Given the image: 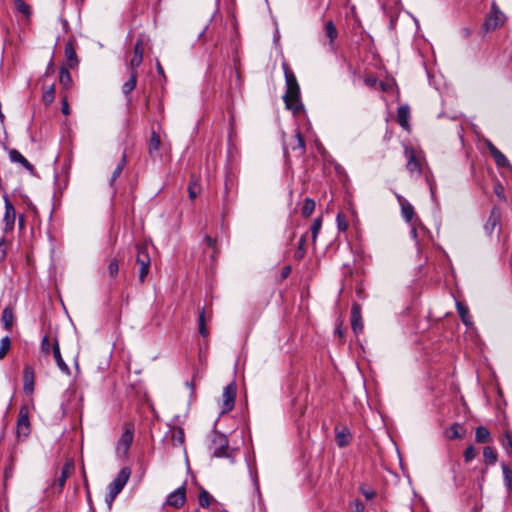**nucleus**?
Here are the masks:
<instances>
[{
  "label": "nucleus",
  "mask_w": 512,
  "mask_h": 512,
  "mask_svg": "<svg viewBox=\"0 0 512 512\" xmlns=\"http://www.w3.org/2000/svg\"><path fill=\"white\" fill-rule=\"evenodd\" d=\"M376 78L375 77H366L365 78V84L368 86H374L376 84Z\"/></svg>",
  "instance_id": "nucleus-54"
},
{
  "label": "nucleus",
  "mask_w": 512,
  "mask_h": 512,
  "mask_svg": "<svg viewBox=\"0 0 512 512\" xmlns=\"http://www.w3.org/2000/svg\"><path fill=\"white\" fill-rule=\"evenodd\" d=\"M199 505L203 508H208L212 501H214L213 496L205 489H201L199 492Z\"/></svg>",
  "instance_id": "nucleus-31"
},
{
  "label": "nucleus",
  "mask_w": 512,
  "mask_h": 512,
  "mask_svg": "<svg viewBox=\"0 0 512 512\" xmlns=\"http://www.w3.org/2000/svg\"><path fill=\"white\" fill-rule=\"evenodd\" d=\"M52 353H53L54 360H55L58 368L61 370V372H63L66 375H70V369L62 358V355L60 352V347H59V342L57 339H55L54 342L52 343Z\"/></svg>",
  "instance_id": "nucleus-16"
},
{
  "label": "nucleus",
  "mask_w": 512,
  "mask_h": 512,
  "mask_svg": "<svg viewBox=\"0 0 512 512\" xmlns=\"http://www.w3.org/2000/svg\"><path fill=\"white\" fill-rule=\"evenodd\" d=\"M160 146H161L160 137L155 132H152V134L150 136V141H149L150 155H152L154 152H158Z\"/></svg>",
  "instance_id": "nucleus-37"
},
{
  "label": "nucleus",
  "mask_w": 512,
  "mask_h": 512,
  "mask_svg": "<svg viewBox=\"0 0 512 512\" xmlns=\"http://www.w3.org/2000/svg\"><path fill=\"white\" fill-rule=\"evenodd\" d=\"M505 22V15L502 11H500L499 7L497 6L496 2H492L491 10L489 14L487 15L483 28L485 31H492L497 29L498 27L502 26Z\"/></svg>",
  "instance_id": "nucleus-5"
},
{
  "label": "nucleus",
  "mask_w": 512,
  "mask_h": 512,
  "mask_svg": "<svg viewBox=\"0 0 512 512\" xmlns=\"http://www.w3.org/2000/svg\"><path fill=\"white\" fill-rule=\"evenodd\" d=\"M475 440L478 443H486L490 440V432L484 426H479L475 431Z\"/></svg>",
  "instance_id": "nucleus-30"
},
{
  "label": "nucleus",
  "mask_w": 512,
  "mask_h": 512,
  "mask_svg": "<svg viewBox=\"0 0 512 512\" xmlns=\"http://www.w3.org/2000/svg\"><path fill=\"white\" fill-rule=\"evenodd\" d=\"M496 193L498 196H501V191H499L498 188H496Z\"/></svg>",
  "instance_id": "nucleus-62"
},
{
  "label": "nucleus",
  "mask_w": 512,
  "mask_h": 512,
  "mask_svg": "<svg viewBox=\"0 0 512 512\" xmlns=\"http://www.w3.org/2000/svg\"><path fill=\"white\" fill-rule=\"evenodd\" d=\"M460 424L455 423L450 427L451 435L449 436L450 439H459L462 438V434L459 432Z\"/></svg>",
  "instance_id": "nucleus-47"
},
{
  "label": "nucleus",
  "mask_w": 512,
  "mask_h": 512,
  "mask_svg": "<svg viewBox=\"0 0 512 512\" xmlns=\"http://www.w3.org/2000/svg\"><path fill=\"white\" fill-rule=\"evenodd\" d=\"M55 99V84H51L48 86L42 95V101L44 104L49 105L51 104Z\"/></svg>",
  "instance_id": "nucleus-33"
},
{
  "label": "nucleus",
  "mask_w": 512,
  "mask_h": 512,
  "mask_svg": "<svg viewBox=\"0 0 512 512\" xmlns=\"http://www.w3.org/2000/svg\"><path fill=\"white\" fill-rule=\"evenodd\" d=\"M125 165H126V155L123 154L121 160L117 164V166H116L115 170L113 171L112 176L110 178V185L111 186H113V184L116 181V179L120 176V174L122 173Z\"/></svg>",
  "instance_id": "nucleus-32"
},
{
  "label": "nucleus",
  "mask_w": 512,
  "mask_h": 512,
  "mask_svg": "<svg viewBox=\"0 0 512 512\" xmlns=\"http://www.w3.org/2000/svg\"><path fill=\"white\" fill-rule=\"evenodd\" d=\"M65 56L70 67L77 65L78 59L74 45L71 41L67 42L65 45Z\"/></svg>",
  "instance_id": "nucleus-23"
},
{
  "label": "nucleus",
  "mask_w": 512,
  "mask_h": 512,
  "mask_svg": "<svg viewBox=\"0 0 512 512\" xmlns=\"http://www.w3.org/2000/svg\"><path fill=\"white\" fill-rule=\"evenodd\" d=\"M129 71H130V77L122 86V92L125 95L130 94L134 90V88L136 87L137 77H138L137 70H129Z\"/></svg>",
  "instance_id": "nucleus-22"
},
{
  "label": "nucleus",
  "mask_w": 512,
  "mask_h": 512,
  "mask_svg": "<svg viewBox=\"0 0 512 512\" xmlns=\"http://www.w3.org/2000/svg\"><path fill=\"white\" fill-rule=\"evenodd\" d=\"M142 61H143L142 41L138 40L134 46L133 57L128 64V69L136 70L137 67H139L141 65Z\"/></svg>",
  "instance_id": "nucleus-18"
},
{
  "label": "nucleus",
  "mask_w": 512,
  "mask_h": 512,
  "mask_svg": "<svg viewBox=\"0 0 512 512\" xmlns=\"http://www.w3.org/2000/svg\"><path fill=\"white\" fill-rule=\"evenodd\" d=\"M73 470L74 465L71 461H68L63 465L61 475L56 479V483L60 490L64 487L67 478L72 474Z\"/></svg>",
  "instance_id": "nucleus-19"
},
{
  "label": "nucleus",
  "mask_w": 512,
  "mask_h": 512,
  "mask_svg": "<svg viewBox=\"0 0 512 512\" xmlns=\"http://www.w3.org/2000/svg\"><path fill=\"white\" fill-rule=\"evenodd\" d=\"M395 195H396L397 201H398V203H399V205L401 207V215H402V217L404 218V220L406 222L410 223L413 220L414 216H415L414 207L402 195L397 194V193Z\"/></svg>",
  "instance_id": "nucleus-13"
},
{
  "label": "nucleus",
  "mask_w": 512,
  "mask_h": 512,
  "mask_svg": "<svg viewBox=\"0 0 512 512\" xmlns=\"http://www.w3.org/2000/svg\"><path fill=\"white\" fill-rule=\"evenodd\" d=\"M487 148L498 167H510V163L506 156L500 150H498L490 141H487Z\"/></svg>",
  "instance_id": "nucleus-15"
},
{
  "label": "nucleus",
  "mask_w": 512,
  "mask_h": 512,
  "mask_svg": "<svg viewBox=\"0 0 512 512\" xmlns=\"http://www.w3.org/2000/svg\"><path fill=\"white\" fill-rule=\"evenodd\" d=\"M156 66H157V71H158V73H159L160 75H164L163 67L161 66V64H160V62H159V61H157Z\"/></svg>",
  "instance_id": "nucleus-57"
},
{
  "label": "nucleus",
  "mask_w": 512,
  "mask_h": 512,
  "mask_svg": "<svg viewBox=\"0 0 512 512\" xmlns=\"http://www.w3.org/2000/svg\"><path fill=\"white\" fill-rule=\"evenodd\" d=\"M504 481L508 488L512 487V470L507 465H502Z\"/></svg>",
  "instance_id": "nucleus-44"
},
{
  "label": "nucleus",
  "mask_w": 512,
  "mask_h": 512,
  "mask_svg": "<svg viewBox=\"0 0 512 512\" xmlns=\"http://www.w3.org/2000/svg\"><path fill=\"white\" fill-rule=\"evenodd\" d=\"M204 241L207 244V246H209V247L214 246L215 240L212 237L205 236Z\"/></svg>",
  "instance_id": "nucleus-55"
},
{
  "label": "nucleus",
  "mask_w": 512,
  "mask_h": 512,
  "mask_svg": "<svg viewBox=\"0 0 512 512\" xmlns=\"http://www.w3.org/2000/svg\"><path fill=\"white\" fill-rule=\"evenodd\" d=\"M458 314L462 320V322L467 326L470 327L472 325V320L469 315L468 307L463 305L461 302L456 303Z\"/></svg>",
  "instance_id": "nucleus-26"
},
{
  "label": "nucleus",
  "mask_w": 512,
  "mask_h": 512,
  "mask_svg": "<svg viewBox=\"0 0 512 512\" xmlns=\"http://www.w3.org/2000/svg\"><path fill=\"white\" fill-rule=\"evenodd\" d=\"M50 346L51 344L49 338L47 336H44L41 341V349L43 353L48 354L50 352Z\"/></svg>",
  "instance_id": "nucleus-50"
},
{
  "label": "nucleus",
  "mask_w": 512,
  "mask_h": 512,
  "mask_svg": "<svg viewBox=\"0 0 512 512\" xmlns=\"http://www.w3.org/2000/svg\"><path fill=\"white\" fill-rule=\"evenodd\" d=\"M336 220H337L339 230L345 231L347 229L348 225L346 223L344 215L342 213H338Z\"/></svg>",
  "instance_id": "nucleus-48"
},
{
  "label": "nucleus",
  "mask_w": 512,
  "mask_h": 512,
  "mask_svg": "<svg viewBox=\"0 0 512 512\" xmlns=\"http://www.w3.org/2000/svg\"><path fill=\"white\" fill-rule=\"evenodd\" d=\"M3 199L5 203L4 222L8 228H12L14 226L16 218L15 208L10 202L7 194L3 195Z\"/></svg>",
  "instance_id": "nucleus-17"
},
{
  "label": "nucleus",
  "mask_w": 512,
  "mask_h": 512,
  "mask_svg": "<svg viewBox=\"0 0 512 512\" xmlns=\"http://www.w3.org/2000/svg\"><path fill=\"white\" fill-rule=\"evenodd\" d=\"M23 390L25 393H32L34 391V372L29 366H26L24 369Z\"/></svg>",
  "instance_id": "nucleus-20"
},
{
  "label": "nucleus",
  "mask_w": 512,
  "mask_h": 512,
  "mask_svg": "<svg viewBox=\"0 0 512 512\" xmlns=\"http://www.w3.org/2000/svg\"><path fill=\"white\" fill-rule=\"evenodd\" d=\"M397 120L398 123L406 128L408 126V120H409V108L408 106H401L398 108L397 111Z\"/></svg>",
  "instance_id": "nucleus-28"
},
{
  "label": "nucleus",
  "mask_w": 512,
  "mask_h": 512,
  "mask_svg": "<svg viewBox=\"0 0 512 512\" xmlns=\"http://www.w3.org/2000/svg\"><path fill=\"white\" fill-rule=\"evenodd\" d=\"M213 456L217 458L226 457L229 458L231 463L234 462L232 450L229 449L228 440L225 435L221 433H215L212 439Z\"/></svg>",
  "instance_id": "nucleus-4"
},
{
  "label": "nucleus",
  "mask_w": 512,
  "mask_h": 512,
  "mask_svg": "<svg viewBox=\"0 0 512 512\" xmlns=\"http://www.w3.org/2000/svg\"><path fill=\"white\" fill-rule=\"evenodd\" d=\"M198 324H199V327H198V330H199V333L202 335V337H207L208 336V330L206 328V325H205V311L204 309H202L199 313V318H198Z\"/></svg>",
  "instance_id": "nucleus-42"
},
{
  "label": "nucleus",
  "mask_w": 512,
  "mask_h": 512,
  "mask_svg": "<svg viewBox=\"0 0 512 512\" xmlns=\"http://www.w3.org/2000/svg\"><path fill=\"white\" fill-rule=\"evenodd\" d=\"M52 66H53V64H52V62H50L48 67H47V69H46V72H45L44 76H48L50 74Z\"/></svg>",
  "instance_id": "nucleus-58"
},
{
  "label": "nucleus",
  "mask_w": 512,
  "mask_h": 512,
  "mask_svg": "<svg viewBox=\"0 0 512 512\" xmlns=\"http://www.w3.org/2000/svg\"><path fill=\"white\" fill-rule=\"evenodd\" d=\"M501 220V212L497 207H493L490 211V215L484 225V230L488 235H491L496 227L499 226Z\"/></svg>",
  "instance_id": "nucleus-14"
},
{
  "label": "nucleus",
  "mask_w": 512,
  "mask_h": 512,
  "mask_svg": "<svg viewBox=\"0 0 512 512\" xmlns=\"http://www.w3.org/2000/svg\"><path fill=\"white\" fill-rule=\"evenodd\" d=\"M325 33L330 40V44L333 45L334 40L337 38L338 33L333 21H328L325 24Z\"/></svg>",
  "instance_id": "nucleus-35"
},
{
  "label": "nucleus",
  "mask_w": 512,
  "mask_h": 512,
  "mask_svg": "<svg viewBox=\"0 0 512 512\" xmlns=\"http://www.w3.org/2000/svg\"><path fill=\"white\" fill-rule=\"evenodd\" d=\"M290 272V267H286L285 271L283 272L284 276H287Z\"/></svg>",
  "instance_id": "nucleus-60"
},
{
  "label": "nucleus",
  "mask_w": 512,
  "mask_h": 512,
  "mask_svg": "<svg viewBox=\"0 0 512 512\" xmlns=\"http://www.w3.org/2000/svg\"><path fill=\"white\" fill-rule=\"evenodd\" d=\"M236 384L234 382L229 383L223 389L222 393V405H221V413L230 412L235 404L236 397Z\"/></svg>",
  "instance_id": "nucleus-10"
},
{
  "label": "nucleus",
  "mask_w": 512,
  "mask_h": 512,
  "mask_svg": "<svg viewBox=\"0 0 512 512\" xmlns=\"http://www.w3.org/2000/svg\"><path fill=\"white\" fill-rule=\"evenodd\" d=\"M314 209H315L314 200H312L310 198H306L303 208H302V215L305 217H308L313 213Z\"/></svg>",
  "instance_id": "nucleus-41"
},
{
  "label": "nucleus",
  "mask_w": 512,
  "mask_h": 512,
  "mask_svg": "<svg viewBox=\"0 0 512 512\" xmlns=\"http://www.w3.org/2000/svg\"><path fill=\"white\" fill-rule=\"evenodd\" d=\"M483 457L486 463L493 465L497 461V454L494 449L490 446H486L483 449Z\"/></svg>",
  "instance_id": "nucleus-36"
},
{
  "label": "nucleus",
  "mask_w": 512,
  "mask_h": 512,
  "mask_svg": "<svg viewBox=\"0 0 512 512\" xmlns=\"http://www.w3.org/2000/svg\"><path fill=\"white\" fill-rule=\"evenodd\" d=\"M119 271V262L116 259L111 260L108 265V272L111 277H116Z\"/></svg>",
  "instance_id": "nucleus-45"
},
{
  "label": "nucleus",
  "mask_w": 512,
  "mask_h": 512,
  "mask_svg": "<svg viewBox=\"0 0 512 512\" xmlns=\"http://www.w3.org/2000/svg\"><path fill=\"white\" fill-rule=\"evenodd\" d=\"M185 501L186 489L185 486H181L167 496L165 503L174 508H180L185 504Z\"/></svg>",
  "instance_id": "nucleus-11"
},
{
  "label": "nucleus",
  "mask_w": 512,
  "mask_h": 512,
  "mask_svg": "<svg viewBox=\"0 0 512 512\" xmlns=\"http://www.w3.org/2000/svg\"><path fill=\"white\" fill-rule=\"evenodd\" d=\"M351 327L355 334L363 331L364 325L361 315V307L359 304H353L351 309Z\"/></svg>",
  "instance_id": "nucleus-12"
},
{
  "label": "nucleus",
  "mask_w": 512,
  "mask_h": 512,
  "mask_svg": "<svg viewBox=\"0 0 512 512\" xmlns=\"http://www.w3.org/2000/svg\"><path fill=\"white\" fill-rule=\"evenodd\" d=\"M360 490H361L362 494L365 496V498L368 500L374 498V496L376 495L374 490L366 489L363 486L360 488Z\"/></svg>",
  "instance_id": "nucleus-51"
},
{
  "label": "nucleus",
  "mask_w": 512,
  "mask_h": 512,
  "mask_svg": "<svg viewBox=\"0 0 512 512\" xmlns=\"http://www.w3.org/2000/svg\"><path fill=\"white\" fill-rule=\"evenodd\" d=\"M173 441L178 442L179 444H182L184 442V432L182 429H177L173 432Z\"/></svg>",
  "instance_id": "nucleus-49"
},
{
  "label": "nucleus",
  "mask_w": 512,
  "mask_h": 512,
  "mask_svg": "<svg viewBox=\"0 0 512 512\" xmlns=\"http://www.w3.org/2000/svg\"><path fill=\"white\" fill-rule=\"evenodd\" d=\"M502 445L504 446L506 452L512 455V432L506 431L504 434V440L502 441Z\"/></svg>",
  "instance_id": "nucleus-43"
},
{
  "label": "nucleus",
  "mask_w": 512,
  "mask_h": 512,
  "mask_svg": "<svg viewBox=\"0 0 512 512\" xmlns=\"http://www.w3.org/2000/svg\"><path fill=\"white\" fill-rule=\"evenodd\" d=\"M292 151L296 157H302L305 153V142L299 131H297L284 145L285 155Z\"/></svg>",
  "instance_id": "nucleus-9"
},
{
  "label": "nucleus",
  "mask_w": 512,
  "mask_h": 512,
  "mask_svg": "<svg viewBox=\"0 0 512 512\" xmlns=\"http://www.w3.org/2000/svg\"><path fill=\"white\" fill-rule=\"evenodd\" d=\"M353 505H354V511L353 512H364L365 507H364V504L361 501L355 500L353 502Z\"/></svg>",
  "instance_id": "nucleus-53"
},
{
  "label": "nucleus",
  "mask_w": 512,
  "mask_h": 512,
  "mask_svg": "<svg viewBox=\"0 0 512 512\" xmlns=\"http://www.w3.org/2000/svg\"><path fill=\"white\" fill-rule=\"evenodd\" d=\"M476 456L475 448L472 445H469L464 451V459L466 462L472 461Z\"/></svg>",
  "instance_id": "nucleus-46"
},
{
  "label": "nucleus",
  "mask_w": 512,
  "mask_h": 512,
  "mask_svg": "<svg viewBox=\"0 0 512 512\" xmlns=\"http://www.w3.org/2000/svg\"><path fill=\"white\" fill-rule=\"evenodd\" d=\"M350 442V431L348 428L344 427L342 430L337 431L336 434V443L339 447H345Z\"/></svg>",
  "instance_id": "nucleus-27"
},
{
  "label": "nucleus",
  "mask_w": 512,
  "mask_h": 512,
  "mask_svg": "<svg viewBox=\"0 0 512 512\" xmlns=\"http://www.w3.org/2000/svg\"><path fill=\"white\" fill-rule=\"evenodd\" d=\"M188 193L191 200H194L201 193V185L194 175L191 176Z\"/></svg>",
  "instance_id": "nucleus-25"
},
{
  "label": "nucleus",
  "mask_w": 512,
  "mask_h": 512,
  "mask_svg": "<svg viewBox=\"0 0 512 512\" xmlns=\"http://www.w3.org/2000/svg\"><path fill=\"white\" fill-rule=\"evenodd\" d=\"M13 320H14L13 309L10 307H6L2 311V315H1V321L6 330H8V331L11 330V327L13 325Z\"/></svg>",
  "instance_id": "nucleus-24"
},
{
  "label": "nucleus",
  "mask_w": 512,
  "mask_h": 512,
  "mask_svg": "<svg viewBox=\"0 0 512 512\" xmlns=\"http://www.w3.org/2000/svg\"><path fill=\"white\" fill-rule=\"evenodd\" d=\"M5 244V240L2 238L0 240V258H4L6 252L5 249L2 248V246Z\"/></svg>",
  "instance_id": "nucleus-56"
},
{
  "label": "nucleus",
  "mask_w": 512,
  "mask_h": 512,
  "mask_svg": "<svg viewBox=\"0 0 512 512\" xmlns=\"http://www.w3.org/2000/svg\"><path fill=\"white\" fill-rule=\"evenodd\" d=\"M131 475V470L128 467H123L117 474L116 478L108 486V494L105 501L109 508L117 497V495L123 490L127 484Z\"/></svg>",
  "instance_id": "nucleus-2"
},
{
  "label": "nucleus",
  "mask_w": 512,
  "mask_h": 512,
  "mask_svg": "<svg viewBox=\"0 0 512 512\" xmlns=\"http://www.w3.org/2000/svg\"><path fill=\"white\" fill-rule=\"evenodd\" d=\"M305 242H306V235H303L299 242H298V248L295 252V255L294 257L297 259V260H301L305 254H306V250H305Z\"/></svg>",
  "instance_id": "nucleus-40"
},
{
  "label": "nucleus",
  "mask_w": 512,
  "mask_h": 512,
  "mask_svg": "<svg viewBox=\"0 0 512 512\" xmlns=\"http://www.w3.org/2000/svg\"><path fill=\"white\" fill-rule=\"evenodd\" d=\"M134 428L132 424H127L124 433L116 445V453L120 457H125L128 454L129 448L133 442Z\"/></svg>",
  "instance_id": "nucleus-7"
},
{
  "label": "nucleus",
  "mask_w": 512,
  "mask_h": 512,
  "mask_svg": "<svg viewBox=\"0 0 512 512\" xmlns=\"http://www.w3.org/2000/svg\"><path fill=\"white\" fill-rule=\"evenodd\" d=\"M59 81L60 84L65 88L69 89L72 84V79L69 71L66 68L60 69V75H59Z\"/></svg>",
  "instance_id": "nucleus-34"
},
{
  "label": "nucleus",
  "mask_w": 512,
  "mask_h": 512,
  "mask_svg": "<svg viewBox=\"0 0 512 512\" xmlns=\"http://www.w3.org/2000/svg\"><path fill=\"white\" fill-rule=\"evenodd\" d=\"M321 227H322V218L321 217H317L316 219H314L312 225H311V239H312V242L315 243L316 240H317V237H318V234L321 230Z\"/></svg>",
  "instance_id": "nucleus-38"
},
{
  "label": "nucleus",
  "mask_w": 512,
  "mask_h": 512,
  "mask_svg": "<svg viewBox=\"0 0 512 512\" xmlns=\"http://www.w3.org/2000/svg\"><path fill=\"white\" fill-rule=\"evenodd\" d=\"M15 9L21 13L26 19L31 16V7L23 0H14Z\"/></svg>",
  "instance_id": "nucleus-29"
},
{
  "label": "nucleus",
  "mask_w": 512,
  "mask_h": 512,
  "mask_svg": "<svg viewBox=\"0 0 512 512\" xmlns=\"http://www.w3.org/2000/svg\"><path fill=\"white\" fill-rule=\"evenodd\" d=\"M9 157L12 162L21 164L24 168H26L29 171L33 170V165L18 150H10Z\"/></svg>",
  "instance_id": "nucleus-21"
},
{
  "label": "nucleus",
  "mask_w": 512,
  "mask_h": 512,
  "mask_svg": "<svg viewBox=\"0 0 512 512\" xmlns=\"http://www.w3.org/2000/svg\"><path fill=\"white\" fill-rule=\"evenodd\" d=\"M411 235H412V237L414 239H416V237H417V230H416L415 226H412Z\"/></svg>",
  "instance_id": "nucleus-59"
},
{
  "label": "nucleus",
  "mask_w": 512,
  "mask_h": 512,
  "mask_svg": "<svg viewBox=\"0 0 512 512\" xmlns=\"http://www.w3.org/2000/svg\"><path fill=\"white\" fill-rule=\"evenodd\" d=\"M17 437L18 438H26L31 433V424L29 420V411L26 406H22L19 410V415L17 419Z\"/></svg>",
  "instance_id": "nucleus-8"
},
{
  "label": "nucleus",
  "mask_w": 512,
  "mask_h": 512,
  "mask_svg": "<svg viewBox=\"0 0 512 512\" xmlns=\"http://www.w3.org/2000/svg\"><path fill=\"white\" fill-rule=\"evenodd\" d=\"M61 111L64 115H68L70 113V108L66 97L62 99Z\"/></svg>",
  "instance_id": "nucleus-52"
},
{
  "label": "nucleus",
  "mask_w": 512,
  "mask_h": 512,
  "mask_svg": "<svg viewBox=\"0 0 512 512\" xmlns=\"http://www.w3.org/2000/svg\"><path fill=\"white\" fill-rule=\"evenodd\" d=\"M337 333H338L340 336H342V333H341V331H340V330H337Z\"/></svg>",
  "instance_id": "nucleus-63"
},
{
  "label": "nucleus",
  "mask_w": 512,
  "mask_h": 512,
  "mask_svg": "<svg viewBox=\"0 0 512 512\" xmlns=\"http://www.w3.org/2000/svg\"><path fill=\"white\" fill-rule=\"evenodd\" d=\"M404 154L407 158L406 169L410 173L411 177L418 178L422 173V160L423 156L421 152H417L414 148L406 146Z\"/></svg>",
  "instance_id": "nucleus-3"
},
{
  "label": "nucleus",
  "mask_w": 512,
  "mask_h": 512,
  "mask_svg": "<svg viewBox=\"0 0 512 512\" xmlns=\"http://www.w3.org/2000/svg\"><path fill=\"white\" fill-rule=\"evenodd\" d=\"M282 68L286 83V92L283 100L287 109L293 111V113H299L303 109V105L300 101V87L296 76L287 63L284 62Z\"/></svg>",
  "instance_id": "nucleus-1"
},
{
  "label": "nucleus",
  "mask_w": 512,
  "mask_h": 512,
  "mask_svg": "<svg viewBox=\"0 0 512 512\" xmlns=\"http://www.w3.org/2000/svg\"><path fill=\"white\" fill-rule=\"evenodd\" d=\"M11 348L9 336H5L0 341V360L3 359Z\"/></svg>",
  "instance_id": "nucleus-39"
},
{
  "label": "nucleus",
  "mask_w": 512,
  "mask_h": 512,
  "mask_svg": "<svg viewBox=\"0 0 512 512\" xmlns=\"http://www.w3.org/2000/svg\"><path fill=\"white\" fill-rule=\"evenodd\" d=\"M430 191H431V194L433 195L434 194V187L431 184H430Z\"/></svg>",
  "instance_id": "nucleus-61"
},
{
  "label": "nucleus",
  "mask_w": 512,
  "mask_h": 512,
  "mask_svg": "<svg viewBox=\"0 0 512 512\" xmlns=\"http://www.w3.org/2000/svg\"><path fill=\"white\" fill-rule=\"evenodd\" d=\"M136 263L140 266L139 280L144 282L149 274L151 258L148 253L147 245H137Z\"/></svg>",
  "instance_id": "nucleus-6"
}]
</instances>
